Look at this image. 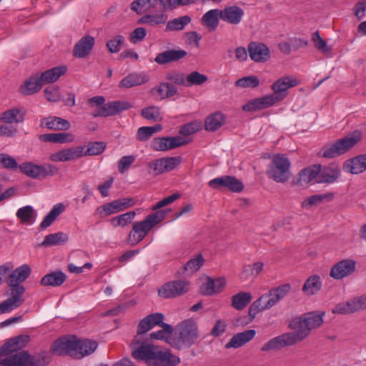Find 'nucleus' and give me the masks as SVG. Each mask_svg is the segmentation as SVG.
<instances>
[{
	"instance_id": "1",
	"label": "nucleus",
	"mask_w": 366,
	"mask_h": 366,
	"mask_svg": "<svg viewBox=\"0 0 366 366\" xmlns=\"http://www.w3.org/2000/svg\"><path fill=\"white\" fill-rule=\"evenodd\" d=\"M27 335H20L10 339L0 347V357L4 366H41L49 362L44 358L34 360L29 354L21 350L29 342Z\"/></svg>"
},
{
	"instance_id": "2",
	"label": "nucleus",
	"mask_w": 366,
	"mask_h": 366,
	"mask_svg": "<svg viewBox=\"0 0 366 366\" xmlns=\"http://www.w3.org/2000/svg\"><path fill=\"white\" fill-rule=\"evenodd\" d=\"M288 327L292 332L270 339L262 346L261 351L279 350L283 347L296 345L306 339L311 332L302 315L293 319Z\"/></svg>"
},
{
	"instance_id": "3",
	"label": "nucleus",
	"mask_w": 366,
	"mask_h": 366,
	"mask_svg": "<svg viewBox=\"0 0 366 366\" xmlns=\"http://www.w3.org/2000/svg\"><path fill=\"white\" fill-rule=\"evenodd\" d=\"M134 345L133 342L132 356L137 360H144L148 364L153 362L154 366H175L180 362V359L169 351H160L152 345L143 343L137 347Z\"/></svg>"
},
{
	"instance_id": "4",
	"label": "nucleus",
	"mask_w": 366,
	"mask_h": 366,
	"mask_svg": "<svg viewBox=\"0 0 366 366\" xmlns=\"http://www.w3.org/2000/svg\"><path fill=\"white\" fill-rule=\"evenodd\" d=\"M199 338L197 323L192 319H187L177 325L172 337L169 338L167 342L174 348L182 350L195 345Z\"/></svg>"
},
{
	"instance_id": "5",
	"label": "nucleus",
	"mask_w": 366,
	"mask_h": 366,
	"mask_svg": "<svg viewBox=\"0 0 366 366\" xmlns=\"http://www.w3.org/2000/svg\"><path fill=\"white\" fill-rule=\"evenodd\" d=\"M166 214L164 209L158 210L147 216L143 221L134 222L128 236V242L134 245L141 242L152 227L164 220Z\"/></svg>"
},
{
	"instance_id": "6",
	"label": "nucleus",
	"mask_w": 366,
	"mask_h": 366,
	"mask_svg": "<svg viewBox=\"0 0 366 366\" xmlns=\"http://www.w3.org/2000/svg\"><path fill=\"white\" fill-rule=\"evenodd\" d=\"M361 132L355 130L352 133L349 134L344 138L338 139L332 144L324 147L320 154L325 158H334L345 154L361 139Z\"/></svg>"
},
{
	"instance_id": "7",
	"label": "nucleus",
	"mask_w": 366,
	"mask_h": 366,
	"mask_svg": "<svg viewBox=\"0 0 366 366\" xmlns=\"http://www.w3.org/2000/svg\"><path fill=\"white\" fill-rule=\"evenodd\" d=\"M290 162L283 154L274 155L268 165L267 174L268 177L275 182L285 183L290 177Z\"/></svg>"
},
{
	"instance_id": "8",
	"label": "nucleus",
	"mask_w": 366,
	"mask_h": 366,
	"mask_svg": "<svg viewBox=\"0 0 366 366\" xmlns=\"http://www.w3.org/2000/svg\"><path fill=\"white\" fill-rule=\"evenodd\" d=\"M298 81L290 76H285L274 82L272 85L273 93L268 96L274 104L283 100L288 94V89L297 85Z\"/></svg>"
},
{
	"instance_id": "9",
	"label": "nucleus",
	"mask_w": 366,
	"mask_h": 366,
	"mask_svg": "<svg viewBox=\"0 0 366 366\" xmlns=\"http://www.w3.org/2000/svg\"><path fill=\"white\" fill-rule=\"evenodd\" d=\"M189 290V282L187 280H176L163 285L158 290V294L164 298H172L184 293Z\"/></svg>"
},
{
	"instance_id": "10",
	"label": "nucleus",
	"mask_w": 366,
	"mask_h": 366,
	"mask_svg": "<svg viewBox=\"0 0 366 366\" xmlns=\"http://www.w3.org/2000/svg\"><path fill=\"white\" fill-rule=\"evenodd\" d=\"M135 202L136 200L132 197L117 199L98 207L97 212L102 217H107L112 214L132 207L135 204Z\"/></svg>"
},
{
	"instance_id": "11",
	"label": "nucleus",
	"mask_w": 366,
	"mask_h": 366,
	"mask_svg": "<svg viewBox=\"0 0 366 366\" xmlns=\"http://www.w3.org/2000/svg\"><path fill=\"white\" fill-rule=\"evenodd\" d=\"M187 144L180 137H157L151 142V147L155 151H167Z\"/></svg>"
},
{
	"instance_id": "12",
	"label": "nucleus",
	"mask_w": 366,
	"mask_h": 366,
	"mask_svg": "<svg viewBox=\"0 0 366 366\" xmlns=\"http://www.w3.org/2000/svg\"><path fill=\"white\" fill-rule=\"evenodd\" d=\"M84 156V147H69L59 150L50 155V160L54 162H68L78 159Z\"/></svg>"
},
{
	"instance_id": "13",
	"label": "nucleus",
	"mask_w": 366,
	"mask_h": 366,
	"mask_svg": "<svg viewBox=\"0 0 366 366\" xmlns=\"http://www.w3.org/2000/svg\"><path fill=\"white\" fill-rule=\"evenodd\" d=\"M356 267V262L347 259L338 262L332 267L330 275L335 280H341L352 274Z\"/></svg>"
},
{
	"instance_id": "14",
	"label": "nucleus",
	"mask_w": 366,
	"mask_h": 366,
	"mask_svg": "<svg viewBox=\"0 0 366 366\" xmlns=\"http://www.w3.org/2000/svg\"><path fill=\"white\" fill-rule=\"evenodd\" d=\"M209 185L214 189L224 187L234 192H240L244 189L243 184L239 180L234 177L228 175L210 180Z\"/></svg>"
},
{
	"instance_id": "15",
	"label": "nucleus",
	"mask_w": 366,
	"mask_h": 366,
	"mask_svg": "<svg viewBox=\"0 0 366 366\" xmlns=\"http://www.w3.org/2000/svg\"><path fill=\"white\" fill-rule=\"evenodd\" d=\"M364 310L359 297H354L347 302L337 304L332 309V312L337 315H350Z\"/></svg>"
},
{
	"instance_id": "16",
	"label": "nucleus",
	"mask_w": 366,
	"mask_h": 366,
	"mask_svg": "<svg viewBox=\"0 0 366 366\" xmlns=\"http://www.w3.org/2000/svg\"><path fill=\"white\" fill-rule=\"evenodd\" d=\"M247 50L250 59L255 62H265L270 58V50L264 44L251 42Z\"/></svg>"
},
{
	"instance_id": "17",
	"label": "nucleus",
	"mask_w": 366,
	"mask_h": 366,
	"mask_svg": "<svg viewBox=\"0 0 366 366\" xmlns=\"http://www.w3.org/2000/svg\"><path fill=\"white\" fill-rule=\"evenodd\" d=\"M164 318V316L162 313L157 312L149 315L142 319L139 323L137 335L135 337L134 341L137 340L139 335L146 333L155 326H160L164 324L163 322Z\"/></svg>"
},
{
	"instance_id": "18",
	"label": "nucleus",
	"mask_w": 366,
	"mask_h": 366,
	"mask_svg": "<svg viewBox=\"0 0 366 366\" xmlns=\"http://www.w3.org/2000/svg\"><path fill=\"white\" fill-rule=\"evenodd\" d=\"M160 0H135L131 4V9L137 14L144 12H162Z\"/></svg>"
},
{
	"instance_id": "19",
	"label": "nucleus",
	"mask_w": 366,
	"mask_h": 366,
	"mask_svg": "<svg viewBox=\"0 0 366 366\" xmlns=\"http://www.w3.org/2000/svg\"><path fill=\"white\" fill-rule=\"evenodd\" d=\"M226 285V280L223 277L212 279L208 277L207 281L200 287V292L204 295H213L220 293Z\"/></svg>"
},
{
	"instance_id": "20",
	"label": "nucleus",
	"mask_w": 366,
	"mask_h": 366,
	"mask_svg": "<svg viewBox=\"0 0 366 366\" xmlns=\"http://www.w3.org/2000/svg\"><path fill=\"white\" fill-rule=\"evenodd\" d=\"M221 11V19L228 24L237 25L243 18L244 11L237 6H230L224 8Z\"/></svg>"
},
{
	"instance_id": "21",
	"label": "nucleus",
	"mask_w": 366,
	"mask_h": 366,
	"mask_svg": "<svg viewBox=\"0 0 366 366\" xmlns=\"http://www.w3.org/2000/svg\"><path fill=\"white\" fill-rule=\"evenodd\" d=\"M256 335L254 330H247L234 335L225 345L226 349L239 348L254 339Z\"/></svg>"
},
{
	"instance_id": "22",
	"label": "nucleus",
	"mask_w": 366,
	"mask_h": 366,
	"mask_svg": "<svg viewBox=\"0 0 366 366\" xmlns=\"http://www.w3.org/2000/svg\"><path fill=\"white\" fill-rule=\"evenodd\" d=\"M187 55V51L183 49L166 50L163 52L159 53L156 56L154 61L160 65H163L173 61H177L184 58Z\"/></svg>"
},
{
	"instance_id": "23",
	"label": "nucleus",
	"mask_w": 366,
	"mask_h": 366,
	"mask_svg": "<svg viewBox=\"0 0 366 366\" xmlns=\"http://www.w3.org/2000/svg\"><path fill=\"white\" fill-rule=\"evenodd\" d=\"M26 111L23 107H13L9 109L0 115V122L6 124L21 123L24 121Z\"/></svg>"
},
{
	"instance_id": "24",
	"label": "nucleus",
	"mask_w": 366,
	"mask_h": 366,
	"mask_svg": "<svg viewBox=\"0 0 366 366\" xmlns=\"http://www.w3.org/2000/svg\"><path fill=\"white\" fill-rule=\"evenodd\" d=\"M94 44V39L89 36H84L74 46V56L79 58H84L89 54Z\"/></svg>"
},
{
	"instance_id": "25",
	"label": "nucleus",
	"mask_w": 366,
	"mask_h": 366,
	"mask_svg": "<svg viewBox=\"0 0 366 366\" xmlns=\"http://www.w3.org/2000/svg\"><path fill=\"white\" fill-rule=\"evenodd\" d=\"M291 290L290 284H285L277 287L271 289L267 294V307L272 308L283 299Z\"/></svg>"
},
{
	"instance_id": "26",
	"label": "nucleus",
	"mask_w": 366,
	"mask_h": 366,
	"mask_svg": "<svg viewBox=\"0 0 366 366\" xmlns=\"http://www.w3.org/2000/svg\"><path fill=\"white\" fill-rule=\"evenodd\" d=\"M31 272V267L26 264L17 267L9 274L7 279L8 285H21V283L29 277Z\"/></svg>"
},
{
	"instance_id": "27",
	"label": "nucleus",
	"mask_w": 366,
	"mask_h": 366,
	"mask_svg": "<svg viewBox=\"0 0 366 366\" xmlns=\"http://www.w3.org/2000/svg\"><path fill=\"white\" fill-rule=\"evenodd\" d=\"M177 93V86L168 82H162L151 90V94L160 100L169 99Z\"/></svg>"
},
{
	"instance_id": "28",
	"label": "nucleus",
	"mask_w": 366,
	"mask_h": 366,
	"mask_svg": "<svg viewBox=\"0 0 366 366\" xmlns=\"http://www.w3.org/2000/svg\"><path fill=\"white\" fill-rule=\"evenodd\" d=\"M346 172L360 174L366 170V154L347 160L343 166Z\"/></svg>"
},
{
	"instance_id": "29",
	"label": "nucleus",
	"mask_w": 366,
	"mask_h": 366,
	"mask_svg": "<svg viewBox=\"0 0 366 366\" xmlns=\"http://www.w3.org/2000/svg\"><path fill=\"white\" fill-rule=\"evenodd\" d=\"M320 164H314L302 169L298 174L297 184L301 186L308 184L317 177L318 174L320 173Z\"/></svg>"
},
{
	"instance_id": "30",
	"label": "nucleus",
	"mask_w": 366,
	"mask_h": 366,
	"mask_svg": "<svg viewBox=\"0 0 366 366\" xmlns=\"http://www.w3.org/2000/svg\"><path fill=\"white\" fill-rule=\"evenodd\" d=\"M149 81L147 75L143 73H131L125 76L119 84L121 89H129L147 83Z\"/></svg>"
},
{
	"instance_id": "31",
	"label": "nucleus",
	"mask_w": 366,
	"mask_h": 366,
	"mask_svg": "<svg viewBox=\"0 0 366 366\" xmlns=\"http://www.w3.org/2000/svg\"><path fill=\"white\" fill-rule=\"evenodd\" d=\"M39 77L31 76L24 81L19 87V92L24 96L32 95L38 92L42 87Z\"/></svg>"
},
{
	"instance_id": "32",
	"label": "nucleus",
	"mask_w": 366,
	"mask_h": 366,
	"mask_svg": "<svg viewBox=\"0 0 366 366\" xmlns=\"http://www.w3.org/2000/svg\"><path fill=\"white\" fill-rule=\"evenodd\" d=\"M41 126L51 130H68L71 124L69 121L56 117H49L41 119Z\"/></svg>"
},
{
	"instance_id": "33",
	"label": "nucleus",
	"mask_w": 366,
	"mask_h": 366,
	"mask_svg": "<svg viewBox=\"0 0 366 366\" xmlns=\"http://www.w3.org/2000/svg\"><path fill=\"white\" fill-rule=\"evenodd\" d=\"M264 264L262 262H256L252 264H247L243 267L239 274V278L242 281H247L249 278H256L264 269Z\"/></svg>"
},
{
	"instance_id": "34",
	"label": "nucleus",
	"mask_w": 366,
	"mask_h": 366,
	"mask_svg": "<svg viewBox=\"0 0 366 366\" xmlns=\"http://www.w3.org/2000/svg\"><path fill=\"white\" fill-rule=\"evenodd\" d=\"M271 99H272L269 98L268 95L264 96L261 98L254 99L243 105L242 109L246 112H252L268 108L274 105Z\"/></svg>"
},
{
	"instance_id": "35",
	"label": "nucleus",
	"mask_w": 366,
	"mask_h": 366,
	"mask_svg": "<svg viewBox=\"0 0 366 366\" xmlns=\"http://www.w3.org/2000/svg\"><path fill=\"white\" fill-rule=\"evenodd\" d=\"M66 71V67L65 66L54 67L41 73V76H39V80L42 84L53 83L57 81Z\"/></svg>"
},
{
	"instance_id": "36",
	"label": "nucleus",
	"mask_w": 366,
	"mask_h": 366,
	"mask_svg": "<svg viewBox=\"0 0 366 366\" xmlns=\"http://www.w3.org/2000/svg\"><path fill=\"white\" fill-rule=\"evenodd\" d=\"M219 18L221 19L219 9H212L206 12L202 17V24L210 31H214L219 24Z\"/></svg>"
},
{
	"instance_id": "37",
	"label": "nucleus",
	"mask_w": 366,
	"mask_h": 366,
	"mask_svg": "<svg viewBox=\"0 0 366 366\" xmlns=\"http://www.w3.org/2000/svg\"><path fill=\"white\" fill-rule=\"evenodd\" d=\"M66 279V274L61 271H56L44 275L40 283L43 286L58 287L61 285Z\"/></svg>"
},
{
	"instance_id": "38",
	"label": "nucleus",
	"mask_w": 366,
	"mask_h": 366,
	"mask_svg": "<svg viewBox=\"0 0 366 366\" xmlns=\"http://www.w3.org/2000/svg\"><path fill=\"white\" fill-rule=\"evenodd\" d=\"M39 139L46 142L64 144L72 142L74 140V136L71 133L44 134L39 136Z\"/></svg>"
},
{
	"instance_id": "39",
	"label": "nucleus",
	"mask_w": 366,
	"mask_h": 366,
	"mask_svg": "<svg viewBox=\"0 0 366 366\" xmlns=\"http://www.w3.org/2000/svg\"><path fill=\"white\" fill-rule=\"evenodd\" d=\"M322 288V282L320 277L317 274L310 276L305 281L302 292L308 296L314 295L317 293Z\"/></svg>"
},
{
	"instance_id": "40",
	"label": "nucleus",
	"mask_w": 366,
	"mask_h": 366,
	"mask_svg": "<svg viewBox=\"0 0 366 366\" xmlns=\"http://www.w3.org/2000/svg\"><path fill=\"white\" fill-rule=\"evenodd\" d=\"M224 122V116L220 112H215L206 118L204 129L208 132H214L220 128Z\"/></svg>"
},
{
	"instance_id": "41",
	"label": "nucleus",
	"mask_w": 366,
	"mask_h": 366,
	"mask_svg": "<svg viewBox=\"0 0 366 366\" xmlns=\"http://www.w3.org/2000/svg\"><path fill=\"white\" fill-rule=\"evenodd\" d=\"M318 175L317 182L332 183L339 178L340 171L337 167H329L322 171L320 169V173Z\"/></svg>"
},
{
	"instance_id": "42",
	"label": "nucleus",
	"mask_w": 366,
	"mask_h": 366,
	"mask_svg": "<svg viewBox=\"0 0 366 366\" xmlns=\"http://www.w3.org/2000/svg\"><path fill=\"white\" fill-rule=\"evenodd\" d=\"M252 299L250 292H239L232 297L231 305L237 310H242L251 302Z\"/></svg>"
},
{
	"instance_id": "43",
	"label": "nucleus",
	"mask_w": 366,
	"mask_h": 366,
	"mask_svg": "<svg viewBox=\"0 0 366 366\" xmlns=\"http://www.w3.org/2000/svg\"><path fill=\"white\" fill-rule=\"evenodd\" d=\"M323 312H308L302 315L307 327L312 331V330L320 327L323 323Z\"/></svg>"
},
{
	"instance_id": "44",
	"label": "nucleus",
	"mask_w": 366,
	"mask_h": 366,
	"mask_svg": "<svg viewBox=\"0 0 366 366\" xmlns=\"http://www.w3.org/2000/svg\"><path fill=\"white\" fill-rule=\"evenodd\" d=\"M16 217L22 224H31L36 217V213L31 206L27 205L17 210Z\"/></svg>"
},
{
	"instance_id": "45",
	"label": "nucleus",
	"mask_w": 366,
	"mask_h": 366,
	"mask_svg": "<svg viewBox=\"0 0 366 366\" xmlns=\"http://www.w3.org/2000/svg\"><path fill=\"white\" fill-rule=\"evenodd\" d=\"M267 298V295H262L257 300L254 301L252 305L249 307L248 314L250 318V321H252L256 315L264 310H269V307H267V302L265 300Z\"/></svg>"
},
{
	"instance_id": "46",
	"label": "nucleus",
	"mask_w": 366,
	"mask_h": 366,
	"mask_svg": "<svg viewBox=\"0 0 366 366\" xmlns=\"http://www.w3.org/2000/svg\"><path fill=\"white\" fill-rule=\"evenodd\" d=\"M204 262V259L202 255L198 254L183 266L181 273L182 274H184V273L192 274L200 269Z\"/></svg>"
},
{
	"instance_id": "47",
	"label": "nucleus",
	"mask_w": 366,
	"mask_h": 366,
	"mask_svg": "<svg viewBox=\"0 0 366 366\" xmlns=\"http://www.w3.org/2000/svg\"><path fill=\"white\" fill-rule=\"evenodd\" d=\"M11 287L10 297L8 298L16 307H19L24 302L25 287L23 285H9Z\"/></svg>"
},
{
	"instance_id": "48",
	"label": "nucleus",
	"mask_w": 366,
	"mask_h": 366,
	"mask_svg": "<svg viewBox=\"0 0 366 366\" xmlns=\"http://www.w3.org/2000/svg\"><path fill=\"white\" fill-rule=\"evenodd\" d=\"M97 347V342L88 339L78 340L79 358L89 355L93 353Z\"/></svg>"
},
{
	"instance_id": "49",
	"label": "nucleus",
	"mask_w": 366,
	"mask_h": 366,
	"mask_svg": "<svg viewBox=\"0 0 366 366\" xmlns=\"http://www.w3.org/2000/svg\"><path fill=\"white\" fill-rule=\"evenodd\" d=\"M68 241V235L64 232H57L54 234H48L44 237V241L41 242L42 247H50L54 245H60L64 244Z\"/></svg>"
},
{
	"instance_id": "50",
	"label": "nucleus",
	"mask_w": 366,
	"mask_h": 366,
	"mask_svg": "<svg viewBox=\"0 0 366 366\" xmlns=\"http://www.w3.org/2000/svg\"><path fill=\"white\" fill-rule=\"evenodd\" d=\"M65 207L62 204H58L54 206L49 213L44 217L40 224V228L44 229L49 227L58 217V216L64 212Z\"/></svg>"
},
{
	"instance_id": "51",
	"label": "nucleus",
	"mask_w": 366,
	"mask_h": 366,
	"mask_svg": "<svg viewBox=\"0 0 366 366\" xmlns=\"http://www.w3.org/2000/svg\"><path fill=\"white\" fill-rule=\"evenodd\" d=\"M191 17L187 15L175 18L167 22L166 26V31H182L187 24H189L191 22Z\"/></svg>"
},
{
	"instance_id": "52",
	"label": "nucleus",
	"mask_w": 366,
	"mask_h": 366,
	"mask_svg": "<svg viewBox=\"0 0 366 366\" xmlns=\"http://www.w3.org/2000/svg\"><path fill=\"white\" fill-rule=\"evenodd\" d=\"M334 194L333 193H325L321 194H315L312 195L307 199H305L302 202V207H312L313 205L317 204L324 201H330L333 199Z\"/></svg>"
},
{
	"instance_id": "53",
	"label": "nucleus",
	"mask_w": 366,
	"mask_h": 366,
	"mask_svg": "<svg viewBox=\"0 0 366 366\" xmlns=\"http://www.w3.org/2000/svg\"><path fill=\"white\" fill-rule=\"evenodd\" d=\"M162 129L161 124H156L152 127H142L138 129L137 132V139L144 142L148 140L154 133Z\"/></svg>"
},
{
	"instance_id": "54",
	"label": "nucleus",
	"mask_w": 366,
	"mask_h": 366,
	"mask_svg": "<svg viewBox=\"0 0 366 366\" xmlns=\"http://www.w3.org/2000/svg\"><path fill=\"white\" fill-rule=\"evenodd\" d=\"M20 171L26 176L34 179H41L40 165L31 162H26L19 165Z\"/></svg>"
},
{
	"instance_id": "55",
	"label": "nucleus",
	"mask_w": 366,
	"mask_h": 366,
	"mask_svg": "<svg viewBox=\"0 0 366 366\" xmlns=\"http://www.w3.org/2000/svg\"><path fill=\"white\" fill-rule=\"evenodd\" d=\"M108 116H114L119 112L129 109L132 106L127 102L116 101L105 104Z\"/></svg>"
},
{
	"instance_id": "56",
	"label": "nucleus",
	"mask_w": 366,
	"mask_h": 366,
	"mask_svg": "<svg viewBox=\"0 0 366 366\" xmlns=\"http://www.w3.org/2000/svg\"><path fill=\"white\" fill-rule=\"evenodd\" d=\"M208 78L205 74L194 71L186 76V87L204 84Z\"/></svg>"
},
{
	"instance_id": "57",
	"label": "nucleus",
	"mask_w": 366,
	"mask_h": 366,
	"mask_svg": "<svg viewBox=\"0 0 366 366\" xmlns=\"http://www.w3.org/2000/svg\"><path fill=\"white\" fill-rule=\"evenodd\" d=\"M167 19V16L163 13L156 15L147 14L142 16L139 20V23L147 24L151 26H157L164 24Z\"/></svg>"
},
{
	"instance_id": "58",
	"label": "nucleus",
	"mask_w": 366,
	"mask_h": 366,
	"mask_svg": "<svg viewBox=\"0 0 366 366\" xmlns=\"http://www.w3.org/2000/svg\"><path fill=\"white\" fill-rule=\"evenodd\" d=\"M159 327H162V330L152 332L149 336L151 339L154 340H165L167 342L169 338L172 337L171 335L173 332L172 327L167 323H164Z\"/></svg>"
},
{
	"instance_id": "59",
	"label": "nucleus",
	"mask_w": 366,
	"mask_h": 366,
	"mask_svg": "<svg viewBox=\"0 0 366 366\" xmlns=\"http://www.w3.org/2000/svg\"><path fill=\"white\" fill-rule=\"evenodd\" d=\"M141 114L144 119L152 120L153 122L162 120L159 108L155 106H151L143 109L141 112Z\"/></svg>"
},
{
	"instance_id": "60",
	"label": "nucleus",
	"mask_w": 366,
	"mask_h": 366,
	"mask_svg": "<svg viewBox=\"0 0 366 366\" xmlns=\"http://www.w3.org/2000/svg\"><path fill=\"white\" fill-rule=\"evenodd\" d=\"M135 215L136 214L134 211L128 212L112 218L111 219V222L114 227H124L132 222Z\"/></svg>"
},
{
	"instance_id": "61",
	"label": "nucleus",
	"mask_w": 366,
	"mask_h": 366,
	"mask_svg": "<svg viewBox=\"0 0 366 366\" xmlns=\"http://www.w3.org/2000/svg\"><path fill=\"white\" fill-rule=\"evenodd\" d=\"M259 85V80L257 76H247L239 79L235 82V86L242 88H256Z\"/></svg>"
},
{
	"instance_id": "62",
	"label": "nucleus",
	"mask_w": 366,
	"mask_h": 366,
	"mask_svg": "<svg viewBox=\"0 0 366 366\" xmlns=\"http://www.w3.org/2000/svg\"><path fill=\"white\" fill-rule=\"evenodd\" d=\"M0 165L9 170H16L19 167L13 157L3 153H0Z\"/></svg>"
},
{
	"instance_id": "63",
	"label": "nucleus",
	"mask_w": 366,
	"mask_h": 366,
	"mask_svg": "<svg viewBox=\"0 0 366 366\" xmlns=\"http://www.w3.org/2000/svg\"><path fill=\"white\" fill-rule=\"evenodd\" d=\"M66 355H69L75 358H79L78 340L73 338H64Z\"/></svg>"
},
{
	"instance_id": "64",
	"label": "nucleus",
	"mask_w": 366,
	"mask_h": 366,
	"mask_svg": "<svg viewBox=\"0 0 366 366\" xmlns=\"http://www.w3.org/2000/svg\"><path fill=\"white\" fill-rule=\"evenodd\" d=\"M312 40L315 44V46L323 54L330 52L331 48L327 46V42L320 36L318 31H315L312 34Z\"/></svg>"
}]
</instances>
